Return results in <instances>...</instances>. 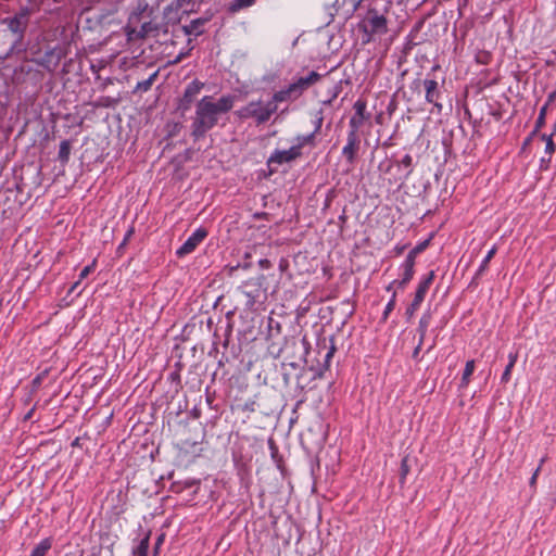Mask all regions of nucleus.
<instances>
[{"label":"nucleus","instance_id":"obj_32","mask_svg":"<svg viewBox=\"0 0 556 556\" xmlns=\"http://www.w3.org/2000/svg\"><path fill=\"white\" fill-rule=\"evenodd\" d=\"M395 305H396V292L393 291L392 292V296H391L390 301L388 302V304L386 305V308H384V312H383L382 318L384 320L388 318L390 313L395 308Z\"/></svg>","mask_w":556,"mask_h":556},{"label":"nucleus","instance_id":"obj_5","mask_svg":"<svg viewBox=\"0 0 556 556\" xmlns=\"http://www.w3.org/2000/svg\"><path fill=\"white\" fill-rule=\"evenodd\" d=\"M434 271H429L418 283L417 290L415 292L414 299L412 303L407 306L405 316L408 320L413 318L415 313L419 309L421 303L425 300L426 294L428 293L430 286L434 280Z\"/></svg>","mask_w":556,"mask_h":556},{"label":"nucleus","instance_id":"obj_4","mask_svg":"<svg viewBox=\"0 0 556 556\" xmlns=\"http://www.w3.org/2000/svg\"><path fill=\"white\" fill-rule=\"evenodd\" d=\"M358 27L364 33V43L370 42L375 35H382L388 30L386 17L379 15L376 10H369Z\"/></svg>","mask_w":556,"mask_h":556},{"label":"nucleus","instance_id":"obj_39","mask_svg":"<svg viewBox=\"0 0 556 556\" xmlns=\"http://www.w3.org/2000/svg\"><path fill=\"white\" fill-rule=\"evenodd\" d=\"M413 163V159L409 154L404 155V157L401 160V164L405 167H410Z\"/></svg>","mask_w":556,"mask_h":556},{"label":"nucleus","instance_id":"obj_43","mask_svg":"<svg viewBox=\"0 0 556 556\" xmlns=\"http://www.w3.org/2000/svg\"><path fill=\"white\" fill-rule=\"evenodd\" d=\"M321 124H323V117L320 116V117L316 121L315 129H314V131H313V134H314L315 136L320 131Z\"/></svg>","mask_w":556,"mask_h":556},{"label":"nucleus","instance_id":"obj_23","mask_svg":"<svg viewBox=\"0 0 556 556\" xmlns=\"http://www.w3.org/2000/svg\"><path fill=\"white\" fill-rule=\"evenodd\" d=\"M150 534H147L134 549V556H148Z\"/></svg>","mask_w":556,"mask_h":556},{"label":"nucleus","instance_id":"obj_49","mask_svg":"<svg viewBox=\"0 0 556 556\" xmlns=\"http://www.w3.org/2000/svg\"><path fill=\"white\" fill-rule=\"evenodd\" d=\"M396 281H392L388 287H387V291H391L393 289V287L395 286Z\"/></svg>","mask_w":556,"mask_h":556},{"label":"nucleus","instance_id":"obj_40","mask_svg":"<svg viewBox=\"0 0 556 556\" xmlns=\"http://www.w3.org/2000/svg\"><path fill=\"white\" fill-rule=\"evenodd\" d=\"M258 265H260V267H261V268H263V269H267V268L271 267V263H270V261H269V260H267V258H262V260H260V261H258Z\"/></svg>","mask_w":556,"mask_h":556},{"label":"nucleus","instance_id":"obj_52","mask_svg":"<svg viewBox=\"0 0 556 556\" xmlns=\"http://www.w3.org/2000/svg\"><path fill=\"white\" fill-rule=\"evenodd\" d=\"M31 413H33V410H30L29 413H27V415H26V417H25V418H26V419H27V418H30Z\"/></svg>","mask_w":556,"mask_h":556},{"label":"nucleus","instance_id":"obj_7","mask_svg":"<svg viewBox=\"0 0 556 556\" xmlns=\"http://www.w3.org/2000/svg\"><path fill=\"white\" fill-rule=\"evenodd\" d=\"M29 23V12L24 9L21 12L16 13L12 17H8L3 20V24L8 26V29L14 36V43L22 42L24 38V34L27 29Z\"/></svg>","mask_w":556,"mask_h":556},{"label":"nucleus","instance_id":"obj_2","mask_svg":"<svg viewBox=\"0 0 556 556\" xmlns=\"http://www.w3.org/2000/svg\"><path fill=\"white\" fill-rule=\"evenodd\" d=\"M321 78V75L317 72H309L307 76L299 77L294 79L286 88H282L276 92H274L270 103H274L276 111L278 110V104L282 102H292L298 100L308 88L318 83Z\"/></svg>","mask_w":556,"mask_h":556},{"label":"nucleus","instance_id":"obj_22","mask_svg":"<svg viewBox=\"0 0 556 556\" xmlns=\"http://www.w3.org/2000/svg\"><path fill=\"white\" fill-rule=\"evenodd\" d=\"M546 114H547V104H544L540 110L532 135H536L544 127Z\"/></svg>","mask_w":556,"mask_h":556},{"label":"nucleus","instance_id":"obj_19","mask_svg":"<svg viewBox=\"0 0 556 556\" xmlns=\"http://www.w3.org/2000/svg\"><path fill=\"white\" fill-rule=\"evenodd\" d=\"M315 140H316V136L313 132L309 135H305V136H298L295 138V144H293L292 147H299V152H302V149L305 146L315 147V144H316Z\"/></svg>","mask_w":556,"mask_h":556},{"label":"nucleus","instance_id":"obj_36","mask_svg":"<svg viewBox=\"0 0 556 556\" xmlns=\"http://www.w3.org/2000/svg\"><path fill=\"white\" fill-rule=\"evenodd\" d=\"M545 460H546V458H545V457L541 458V460H540V464H539L538 468L534 470V472H533L532 477L530 478L529 484H530V486H531L532 489H535V486H536V480H538L539 473H540V471H541V469H542V466H543V464L545 463Z\"/></svg>","mask_w":556,"mask_h":556},{"label":"nucleus","instance_id":"obj_48","mask_svg":"<svg viewBox=\"0 0 556 556\" xmlns=\"http://www.w3.org/2000/svg\"><path fill=\"white\" fill-rule=\"evenodd\" d=\"M534 136H535V135H532V132H531V134H530V136L525 140L523 146H528V144L531 142V140H532V138H533Z\"/></svg>","mask_w":556,"mask_h":556},{"label":"nucleus","instance_id":"obj_27","mask_svg":"<svg viewBox=\"0 0 556 556\" xmlns=\"http://www.w3.org/2000/svg\"><path fill=\"white\" fill-rule=\"evenodd\" d=\"M473 371H475V361L471 359L466 363V366H465V369L463 372V377H462L463 386H467L469 383L470 376L473 374Z\"/></svg>","mask_w":556,"mask_h":556},{"label":"nucleus","instance_id":"obj_26","mask_svg":"<svg viewBox=\"0 0 556 556\" xmlns=\"http://www.w3.org/2000/svg\"><path fill=\"white\" fill-rule=\"evenodd\" d=\"M96 268V261H93L90 265H87L86 267L83 268V270L80 271L79 274V279L78 281H76L71 291H74L78 285L80 283L81 280H84L85 278H87Z\"/></svg>","mask_w":556,"mask_h":556},{"label":"nucleus","instance_id":"obj_17","mask_svg":"<svg viewBox=\"0 0 556 556\" xmlns=\"http://www.w3.org/2000/svg\"><path fill=\"white\" fill-rule=\"evenodd\" d=\"M496 247H493L489 252L488 254L485 255V257L483 258L482 263L480 264L478 270L476 271L475 274V277L472 279V282H476V280L478 278H480L484 271L488 269L489 267V263L491 262V260L494 257V255L496 254Z\"/></svg>","mask_w":556,"mask_h":556},{"label":"nucleus","instance_id":"obj_16","mask_svg":"<svg viewBox=\"0 0 556 556\" xmlns=\"http://www.w3.org/2000/svg\"><path fill=\"white\" fill-rule=\"evenodd\" d=\"M206 20L204 18H197L191 21L189 25L184 26V30L186 35H195L200 36L203 33V25L205 24Z\"/></svg>","mask_w":556,"mask_h":556},{"label":"nucleus","instance_id":"obj_31","mask_svg":"<svg viewBox=\"0 0 556 556\" xmlns=\"http://www.w3.org/2000/svg\"><path fill=\"white\" fill-rule=\"evenodd\" d=\"M409 472V465H408V458L404 457L401 462V468H400V482L403 484L405 482V479Z\"/></svg>","mask_w":556,"mask_h":556},{"label":"nucleus","instance_id":"obj_29","mask_svg":"<svg viewBox=\"0 0 556 556\" xmlns=\"http://www.w3.org/2000/svg\"><path fill=\"white\" fill-rule=\"evenodd\" d=\"M541 139L546 142L545 152L549 155H552L556 149V142H554V134L547 136L543 134L541 136Z\"/></svg>","mask_w":556,"mask_h":556},{"label":"nucleus","instance_id":"obj_1","mask_svg":"<svg viewBox=\"0 0 556 556\" xmlns=\"http://www.w3.org/2000/svg\"><path fill=\"white\" fill-rule=\"evenodd\" d=\"M236 96L224 94L215 100L205 96L195 103L194 116L191 119L190 135L194 141L203 139L219 121L222 114H226L235 105Z\"/></svg>","mask_w":556,"mask_h":556},{"label":"nucleus","instance_id":"obj_12","mask_svg":"<svg viewBox=\"0 0 556 556\" xmlns=\"http://www.w3.org/2000/svg\"><path fill=\"white\" fill-rule=\"evenodd\" d=\"M424 87L426 90L427 102L433 104L438 109V112H441L442 104L439 102V99L441 98V91L439 89L438 81L434 79H425Z\"/></svg>","mask_w":556,"mask_h":556},{"label":"nucleus","instance_id":"obj_47","mask_svg":"<svg viewBox=\"0 0 556 556\" xmlns=\"http://www.w3.org/2000/svg\"><path fill=\"white\" fill-rule=\"evenodd\" d=\"M395 281H396L395 286H397L400 289H404L406 287V285L408 283V282H404V279H402V278L400 280H395Z\"/></svg>","mask_w":556,"mask_h":556},{"label":"nucleus","instance_id":"obj_10","mask_svg":"<svg viewBox=\"0 0 556 556\" xmlns=\"http://www.w3.org/2000/svg\"><path fill=\"white\" fill-rule=\"evenodd\" d=\"M207 237V230L205 228H198L186 242L177 250L176 254L178 257H184L192 253L197 247Z\"/></svg>","mask_w":556,"mask_h":556},{"label":"nucleus","instance_id":"obj_28","mask_svg":"<svg viewBox=\"0 0 556 556\" xmlns=\"http://www.w3.org/2000/svg\"><path fill=\"white\" fill-rule=\"evenodd\" d=\"M70 153H71V144L68 141L64 140L61 142L60 144V150H59V159L61 162L63 163H66L70 159Z\"/></svg>","mask_w":556,"mask_h":556},{"label":"nucleus","instance_id":"obj_33","mask_svg":"<svg viewBox=\"0 0 556 556\" xmlns=\"http://www.w3.org/2000/svg\"><path fill=\"white\" fill-rule=\"evenodd\" d=\"M255 2V0H233L231 3V10L238 11L243 8H248L252 5Z\"/></svg>","mask_w":556,"mask_h":556},{"label":"nucleus","instance_id":"obj_41","mask_svg":"<svg viewBox=\"0 0 556 556\" xmlns=\"http://www.w3.org/2000/svg\"><path fill=\"white\" fill-rule=\"evenodd\" d=\"M132 235H134V228L128 229L122 244L119 245V249L127 243V241L131 238Z\"/></svg>","mask_w":556,"mask_h":556},{"label":"nucleus","instance_id":"obj_14","mask_svg":"<svg viewBox=\"0 0 556 556\" xmlns=\"http://www.w3.org/2000/svg\"><path fill=\"white\" fill-rule=\"evenodd\" d=\"M159 31V25L153 21H143L141 23L140 29L137 33L138 37L144 38L150 35H156Z\"/></svg>","mask_w":556,"mask_h":556},{"label":"nucleus","instance_id":"obj_20","mask_svg":"<svg viewBox=\"0 0 556 556\" xmlns=\"http://www.w3.org/2000/svg\"><path fill=\"white\" fill-rule=\"evenodd\" d=\"M414 266H415L414 261H412L410 258L409 260L405 258L404 263L402 264V268H403L402 279H404V282H409L413 279L414 274H415Z\"/></svg>","mask_w":556,"mask_h":556},{"label":"nucleus","instance_id":"obj_37","mask_svg":"<svg viewBox=\"0 0 556 556\" xmlns=\"http://www.w3.org/2000/svg\"><path fill=\"white\" fill-rule=\"evenodd\" d=\"M241 292L248 298L247 306L252 307L255 304L258 294L244 289H242Z\"/></svg>","mask_w":556,"mask_h":556},{"label":"nucleus","instance_id":"obj_35","mask_svg":"<svg viewBox=\"0 0 556 556\" xmlns=\"http://www.w3.org/2000/svg\"><path fill=\"white\" fill-rule=\"evenodd\" d=\"M354 110H355V115L356 116H358L361 118H365L366 102L363 101V100H357L354 103Z\"/></svg>","mask_w":556,"mask_h":556},{"label":"nucleus","instance_id":"obj_8","mask_svg":"<svg viewBox=\"0 0 556 556\" xmlns=\"http://www.w3.org/2000/svg\"><path fill=\"white\" fill-rule=\"evenodd\" d=\"M204 84L198 79L191 81L185 89L182 97L179 99L178 110L181 113L190 110L193 101L199 96L201 90L203 89Z\"/></svg>","mask_w":556,"mask_h":556},{"label":"nucleus","instance_id":"obj_51","mask_svg":"<svg viewBox=\"0 0 556 556\" xmlns=\"http://www.w3.org/2000/svg\"><path fill=\"white\" fill-rule=\"evenodd\" d=\"M182 56H184V55H182V54H180V55L177 58L176 62H180V61L182 60Z\"/></svg>","mask_w":556,"mask_h":556},{"label":"nucleus","instance_id":"obj_13","mask_svg":"<svg viewBox=\"0 0 556 556\" xmlns=\"http://www.w3.org/2000/svg\"><path fill=\"white\" fill-rule=\"evenodd\" d=\"M359 149V139L357 135L354 132L348 134V143L342 150L343 156L348 160L349 163H353L357 151Z\"/></svg>","mask_w":556,"mask_h":556},{"label":"nucleus","instance_id":"obj_46","mask_svg":"<svg viewBox=\"0 0 556 556\" xmlns=\"http://www.w3.org/2000/svg\"><path fill=\"white\" fill-rule=\"evenodd\" d=\"M555 99H556V91L548 94V98H547V101L545 104H547V106H548Z\"/></svg>","mask_w":556,"mask_h":556},{"label":"nucleus","instance_id":"obj_38","mask_svg":"<svg viewBox=\"0 0 556 556\" xmlns=\"http://www.w3.org/2000/svg\"><path fill=\"white\" fill-rule=\"evenodd\" d=\"M514 366L511 364H507L503 375H502V382L507 383L510 380V374Z\"/></svg>","mask_w":556,"mask_h":556},{"label":"nucleus","instance_id":"obj_42","mask_svg":"<svg viewBox=\"0 0 556 556\" xmlns=\"http://www.w3.org/2000/svg\"><path fill=\"white\" fill-rule=\"evenodd\" d=\"M163 542H164V534H161L155 542V546H154L155 554L157 553V551H159L160 546L163 544Z\"/></svg>","mask_w":556,"mask_h":556},{"label":"nucleus","instance_id":"obj_34","mask_svg":"<svg viewBox=\"0 0 556 556\" xmlns=\"http://www.w3.org/2000/svg\"><path fill=\"white\" fill-rule=\"evenodd\" d=\"M364 118H361L356 115L352 116L350 119V127L351 130L349 132H354V135H357V130L363 125Z\"/></svg>","mask_w":556,"mask_h":556},{"label":"nucleus","instance_id":"obj_21","mask_svg":"<svg viewBox=\"0 0 556 556\" xmlns=\"http://www.w3.org/2000/svg\"><path fill=\"white\" fill-rule=\"evenodd\" d=\"M159 75V72H154L153 74L150 75V77L146 80H142V81H139L134 90V93L136 92H146L148 90H150V88L152 87L154 80L156 79Z\"/></svg>","mask_w":556,"mask_h":556},{"label":"nucleus","instance_id":"obj_18","mask_svg":"<svg viewBox=\"0 0 556 556\" xmlns=\"http://www.w3.org/2000/svg\"><path fill=\"white\" fill-rule=\"evenodd\" d=\"M430 323H431V314H430V312H426L421 316L419 324H418V328H417V332L419 333L420 344H422L425 341V337H426V333H427Z\"/></svg>","mask_w":556,"mask_h":556},{"label":"nucleus","instance_id":"obj_24","mask_svg":"<svg viewBox=\"0 0 556 556\" xmlns=\"http://www.w3.org/2000/svg\"><path fill=\"white\" fill-rule=\"evenodd\" d=\"M323 345L325 349H327V352L325 354V357H324V366L326 369L329 368L330 366V362H331V358L333 357L334 355V352H336V345L334 343L332 342V340L330 341V345L327 346V343H326V339L323 340Z\"/></svg>","mask_w":556,"mask_h":556},{"label":"nucleus","instance_id":"obj_11","mask_svg":"<svg viewBox=\"0 0 556 556\" xmlns=\"http://www.w3.org/2000/svg\"><path fill=\"white\" fill-rule=\"evenodd\" d=\"M302 156V152H299V147H291L288 150H275L268 159V165H281L283 163H290Z\"/></svg>","mask_w":556,"mask_h":556},{"label":"nucleus","instance_id":"obj_25","mask_svg":"<svg viewBox=\"0 0 556 556\" xmlns=\"http://www.w3.org/2000/svg\"><path fill=\"white\" fill-rule=\"evenodd\" d=\"M475 60L478 64L488 65L492 61V54L486 50H479L475 55Z\"/></svg>","mask_w":556,"mask_h":556},{"label":"nucleus","instance_id":"obj_3","mask_svg":"<svg viewBox=\"0 0 556 556\" xmlns=\"http://www.w3.org/2000/svg\"><path fill=\"white\" fill-rule=\"evenodd\" d=\"M276 113L274 103L269 101L263 102L262 100L250 101L247 105L240 108L235 112V115L242 121L254 119L256 125L267 123L271 115Z\"/></svg>","mask_w":556,"mask_h":556},{"label":"nucleus","instance_id":"obj_6","mask_svg":"<svg viewBox=\"0 0 556 556\" xmlns=\"http://www.w3.org/2000/svg\"><path fill=\"white\" fill-rule=\"evenodd\" d=\"M194 5L193 0H172L163 10L164 18L168 24H176L182 14L192 12Z\"/></svg>","mask_w":556,"mask_h":556},{"label":"nucleus","instance_id":"obj_9","mask_svg":"<svg viewBox=\"0 0 556 556\" xmlns=\"http://www.w3.org/2000/svg\"><path fill=\"white\" fill-rule=\"evenodd\" d=\"M64 56V50L55 47L47 50L38 61V64L49 72H54Z\"/></svg>","mask_w":556,"mask_h":556},{"label":"nucleus","instance_id":"obj_45","mask_svg":"<svg viewBox=\"0 0 556 556\" xmlns=\"http://www.w3.org/2000/svg\"><path fill=\"white\" fill-rule=\"evenodd\" d=\"M421 345L420 344V341L418 342V345L415 348L414 352H413V358L417 359L418 356H419V353H420V350H421Z\"/></svg>","mask_w":556,"mask_h":556},{"label":"nucleus","instance_id":"obj_44","mask_svg":"<svg viewBox=\"0 0 556 556\" xmlns=\"http://www.w3.org/2000/svg\"><path fill=\"white\" fill-rule=\"evenodd\" d=\"M517 358H518V354L517 353H510L508 355V364H511L513 366H515L516 362H517Z\"/></svg>","mask_w":556,"mask_h":556},{"label":"nucleus","instance_id":"obj_50","mask_svg":"<svg viewBox=\"0 0 556 556\" xmlns=\"http://www.w3.org/2000/svg\"><path fill=\"white\" fill-rule=\"evenodd\" d=\"M345 219H346V216H345V215H341V216H340V220H341L342 223H344V222H345Z\"/></svg>","mask_w":556,"mask_h":556},{"label":"nucleus","instance_id":"obj_30","mask_svg":"<svg viewBox=\"0 0 556 556\" xmlns=\"http://www.w3.org/2000/svg\"><path fill=\"white\" fill-rule=\"evenodd\" d=\"M428 245V242L425 241V242H421L419 243L418 245H416L414 249H412L408 253V255L406 256V260H412L415 262L416 260V256L421 253Z\"/></svg>","mask_w":556,"mask_h":556},{"label":"nucleus","instance_id":"obj_15","mask_svg":"<svg viewBox=\"0 0 556 556\" xmlns=\"http://www.w3.org/2000/svg\"><path fill=\"white\" fill-rule=\"evenodd\" d=\"M52 538H46L41 540L31 551L30 556H47L48 552L52 547Z\"/></svg>","mask_w":556,"mask_h":556}]
</instances>
